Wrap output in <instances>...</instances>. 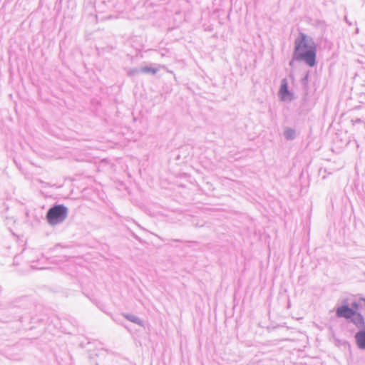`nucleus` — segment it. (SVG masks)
Masks as SVG:
<instances>
[{"label": "nucleus", "mask_w": 365, "mask_h": 365, "mask_svg": "<svg viewBox=\"0 0 365 365\" xmlns=\"http://www.w3.org/2000/svg\"><path fill=\"white\" fill-rule=\"evenodd\" d=\"M316 46L312 39L304 34H300L295 41L294 58L298 61H304L310 67L316 63Z\"/></svg>", "instance_id": "1"}, {"label": "nucleus", "mask_w": 365, "mask_h": 365, "mask_svg": "<svg viewBox=\"0 0 365 365\" xmlns=\"http://www.w3.org/2000/svg\"><path fill=\"white\" fill-rule=\"evenodd\" d=\"M68 208L63 205H58L50 208L46 214V220L51 225L63 222L67 217Z\"/></svg>", "instance_id": "2"}, {"label": "nucleus", "mask_w": 365, "mask_h": 365, "mask_svg": "<svg viewBox=\"0 0 365 365\" xmlns=\"http://www.w3.org/2000/svg\"><path fill=\"white\" fill-rule=\"evenodd\" d=\"M336 312L338 317H344L346 319H349L355 316L356 314V312L347 305H343L338 307Z\"/></svg>", "instance_id": "3"}, {"label": "nucleus", "mask_w": 365, "mask_h": 365, "mask_svg": "<svg viewBox=\"0 0 365 365\" xmlns=\"http://www.w3.org/2000/svg\"><path fill=\"white\" fill-rule=\"evenodd\" d=\"M279 95L282 101H290L292 99V94L288 91L286 79H283L282 81Z\"/></svg>", "instance_id": "4"}, {"label": "nucleus", "mask_w": 365, "mask_h": 365, "mask_svg": "<svg viewBox=\"0 0 365 365\" xmlns=\"http://www.w3.org/2000/svg\"><path fill=\"white\" fill-rule=\"evenodd\" d=\"M356 341L358 346L361 349H365V331H360L355 336Z\"/></svg>", "instance_id": "5"}, {"label": "nucleus", "mask_w": 365, "mask_h": 365, "mask_svg": "<svg viewBox=\"0 0 365 365\" xmlns=\"http://www.w3.org/2000/svg\"><path fill=\"white\" fill-rule=\"evenodd\" d=\"M354 319H353V322L359 328H362L364 327V319L363 317L360 314H357L356 312Z\"/></svg>", "instance_id": "6"}, {"label": "nucleus", "mask_w": 365, "mask_h": 365, "mask_svg": "<svg viewBox=\"0 0 365 365\" xmlns=\"http://www.w3.org/2000/svg\"><path fill=\"white\" fill-rule=\"evenodd\" d=\"M353 309L356 312V311L359 309V304L356 302L352 304Z\"/></svg>", "instance_id": "7"}, {"label": "nucleus", "mask_w": 365, "mask_h": 365, "mask_svg": "<svg viewBox=\"0 0 365 365\" xmlns=\"http://www.w3.org/2000/svg\"><path fill=\"white\" fill-rule=\"evenodd\" d=\"M287 135L288 136H289V135H292V133H289V131H287Z\"/></svg>", "instance_id": "8"}, {"label": "nucleus", "mask_w": 365, "mask_h": 365, "mask_svg": "<svg viewBox=\"0 0 365 365\" xmlns=\"http://www.w3.org/2000/svg\"><path fill=\"white\" fill-rule=\"evenodd\" d=\"M287 135L288 136H289V135H292V133H289V131H287Z\"/></svg>", "instance_id": "9"}, {"label": "nucleus", "mask_w": 365, "mask_h": 365, "mask_svg": "<svg viewBox=\"0 0 365 365\" xmlns=\"http://www.w3.org/2000/svg\"><path fill=\"white\" fill-rule=\"evenodd\" d=\"M287 135L288 136H289V135H292V133H289V131H287Z\"/></svg>", "instance_id": "10"}]
</instances>
